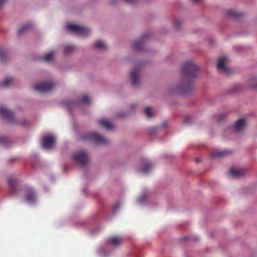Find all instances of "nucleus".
I'll use <instances>...</instances> for the list:
<instances>
[{"instance_id":"f257e3e1","label":"nucleus","mask_w":257,"mask_h":257,"mask_svg":"<svg viewBox=\"0 0 257 257\" xmlns=\"http://www.w3.org/2000/svg\"><path fill=\"white\" fill-rule=\"evenodd\" d=\"M199 67L192 61H187L182 65L181 80L175 86L173 92L179 95H185L192 89V80L198 76Z\"/></svg>"},{"instance_id":"f03ea898","label":"nucleus","mask_w":257,"mask_h":257,"mask_svg":"<svg viewBox=\"0 0 257 257\" xmlns=\"http://www.w3.org/2000/svg\"><path fill=\"white\" fill-rule=\"evenodd\" d=\"M83 140H89L95 144L104 145L109 143V140L95 132L88 133L82 137Z\"/></svg>"},{"instance_id":"7ed1b4c3","label":"nucleus","mask_w":257,"mask_h":257,"mask_svg":"<svg viewBox=\"0 0 257 257\" xmlns=\"http://www.w3.org/2000/svg\"><path fill=\"white\" fill-rule=\"evenodd\" d=\"M66 28L72 32L83 37L88 36L90 32L87 28L73 24L67 25Z\"/></svg>"},{"instance_id":"20e7f679","label":"nucleus","mask_w":257,"mask_h":257,"mask_svg":"<svg viewBox=\"0 0 257 257\" xmlns=\"http://www.w3.org/2000/svg\"><path fill=\"white\" fill-rule=\"evenodd\" d=\"M72 159L77 163L81 165H86L89 161V157L87 152L85 151H80L74 153L72 156Z\"/></svg>"},{"instance_id":"39448f33","label":"nucleus","mask_w":257,"mask_h":257,"mask_svg":"<svg viewBox=\"0 0 257 257\" xmlns=\"http://www.w3.org/2000/svg\"><path fill=\"white\" fill-rule=\"evenodd\" d=\"M55 85L51 82H42L34 86V89L40 92H47L51 91L55 88Z\"/></svg>"},{"instance_id":"423d86ee","label":"nucleus","mask_w":257,"mask_h":257,"mask_svg":"<svg viewBox=\"0 0 257 257\" xmlns=\"http://www.w3.org/2000/svg\"><path fill=\"white\" fill-rule=\"evenodd\" d=\"M228 173L232 178H237L245 175L246 171L243 168H231Z\"/></svg>"},{"instance_id":"0eeeda50","label":"nucleus","mask_w":257,"mask_h":257,"mask_svg":"<svg viewBox=\"0 0 257 257\" xmlns=\"http://www.w3.org/2000/svg\"><path fill=\"white\" fill-rule=\"evenodd\" d=\"M56 143L55 138L52 136H47L42 139V146L44 148L50 149Z\"/></svg>"},{"instance_id":"6e6552de","label":"nucleus","mask_w":257,"mask_h":257,"mask_svg":"<svg viewBox=\"0 0 257 257\" xmlns=\"http://www.w3.org/2000/svg\"><path fill=\"white\" fill-rule=\"evenodd\" d=\"M0 115L8 120L13 122L14 114L12 111L4 106H0Z\"/></svg>"},{"instance_id":"1a4fd4ad","label":"nucleus","mask_w":257,"mask_h":257,"mask_svg":"<svg viewBox=\"0 0 257 257\" xmlns=\"http://www.w3.org/2000/svg\"><path fill=\"white\" fill-rule=\"evenodd\" d=\"M227 60V58L226 57H223L221 58L217 64V68L219 71H221L225 73L229 72L228 68L225 65V62Z\"/></svg>"},{"instance_id":"9d476101","label":"nucleus","mask_w":257,"mask_h":257,"mask_svg":"<svg viewBox=\"0 0 257 257\" xmlns=\"http://www.w3.org/2000/svg\"><path fill=\"white\" fill-rule=\"evenodd\" d=\"M36 200V193L31 188L27 190L26 194V200L29 203H34Z\"/></svg>"},{"instance_id":"9b49d317","label":"nucleus","mask_w":257,"mask_h":257,"mask_svg":"<svg viewBox=\"0 0 257 257\" xmlns=\"http://www.w3.org/2000/svg\"><path fill=\"white\" fill-rule=\"evenodd\" d=\"M230 152L227 150H215L212 152L211 156L213 159L219 158L229 154Z\"/></svg>"},{"instance_id":"f8f14e48","label":"nucleus","mask_w":257,"mask_h":257,"mask_svg":"<svg viewBox=\"0 0 257 257\" xmlns=\"http://www.w3.org/2000/svg\"><path fill=\"white\" fill-rule=\"evenodd\" d=\"M139 70L137 69H133L131 73V78L132 84L134 86H137L139 84Z\"/></svg>"},{"instance_id":"ddd939ff","label":"nucleus","mask_w":257,"mask_h":257,"mask_svg":"<svg viewBox=\"0 0 257 257\" xmlns=\"http://www.w3.org/2000/svg\"><path fill=\"white\" fill-rule=\"evenodd\" d=\"M107 242L112 245L118 246L122 243V239L119 236H113L108 238L107 240Z\"/></svg>"},{"instance_id":"4468645a","label":"nucleus","mask_w":257,"mask_h":257,"mask_svg":"<svg viewBox=\"0 0 257 257\" xmlns=\"http://www.w3.org/2000/svg\"><path fill=\"white\" fill-rule=\"evenodd\" d=\"M17 180L13 177H11L8 179V183L12 192L15 193L17 190Z\"/></svg>"},{"instance_id":"2eb2a0df","label":"nucleus","mask_w":257,"mask_h":257,"mask_svg":"<svg viewBox=\"0 0 257 257\" xmlns=\"http://www.w3.org/2000/svg\"><path fill=\"white\" fill-rule=\"evenodd\" d=\"M246 122L244 119L238 120L234 125V130L239 132L243 130L246 126Z\"/></svg>"},{"instance_id":"dca6fc26","label":"nucleus","mask_w":257,"mask_h":257,"mask_svg":"<svg viewBox=\"0 0 257 257\" xmlns=\"http://www.w3.org/2000/svg\"><path fill=\"white\" fill-rule=\"evenodd\" d=\"M99 123L101 126L107 130H112L113 128V124L106 119H100L99 120Z\"/></svg>"},{"instance_id":"f3484780","label":"nucleus","mask_w":257,"mask_h":257,"mask_svg":"<svg viewBox=\"0 0 257 257\" xmlns=\"http://www.w3.org/2000/svg\"><path fill=\"white\" fill-rule=\"evenodd\" d=\"M145 37L146 36L144 35L140 40L134 42V47L136 51H141L143 50L144 44L143 40Z\"/></svg>"},{"instance_id":"a211bd4d","label":"nucleus","mask_w":257,"mask_h":257,"mask_svg":"<svg viewBox=\"0 0 257 257\" xmlns=\"http://www.w3.org/2000/svg\"><path fill=\"white\" fill-rule=\"evenodd\" d=\"M152 168L151 163L148 160H145L143 162V166L142 170V172L147 174L150 172Z\"/></svg>"},{"instance_id":"6ab92c4d","label":"nucleus","mask_w":257,"mask_h":257,"mask_svg":"<svg viewBox=\"0 0 257 257\" xmlns=\"http://www.w3.org/2000/svg\"><path fill=\"white\" fill-rule=\"evenodd\" d=\"M13 78L12 77L7 78L5 81L1 83V86L3 87H8L13 83Z\"/></svg>"},{"instance_id":"aec40b11","label":"nucleus","mask_w":257,"mask_h":257,"mask_svg":"<svg viewBox=\"0 0 257 257\" xmlns=\"http://www.w3.org/2000/svg\"><path fill=\"white\" fill-rule=\"evenodd\" d=\"M32 27V25L31 24H27L25 25H24L21 28L19 29L18 30V34L21 35L25 31H27L29 30H30Z\"/></svg>"},{"instance_id":"412c9836","label":"nucleus","mask_w":257,"mask_h":257,"mask_svg":"<svg viewBox=\"0 0 257 257\" xmlns=\"http://www.w3.org/2000/svg\"><path fill=\"white\" fill-rule=\"evenodd\" d=\"M55 53L56 52L55 51H51L45 56L44 60L46 62H50L52 60Z\"/></svg>"},{"instance_id":"4be33fe9","label":"nucleus","mask_w":257,"mask_h":257,"mask_svg":"<svg viewBox=\"0 0 257 257\" xmlns=\"http://www.w3.org/2000/svg\"><path fill=\"white\" fill-rule=\"evenodd\" d=\"M146 115L149 117L151 118L155 116V112L154 111L152 108L150 107H147L145 110Z\"/></svg>"},{"instance_id":"5701e85b","label":"nucleus","mask_w":257,"mask_h":257,"mask_svg":"<svg viewBox=\"0 0 257 257\" xmlns=\"http://www.w3.org/2000/svg\"><path fill=\"white\" fill-rule=\"evenodd\" d=\"M94 47L98 49H104L106 47L104 43L100 40H98L95 42Z\"/></svg>"},{"instance_id":"b1692460","label":"nucleus","mask_w":257,"mask_h":257,"mask_svg":"<svg viewBox=\"0 0 257 257\" xmlns=\"http://www.w3.org/2000/svg\"><path fill=\"white\" fill-rule=\"evenodd\" d=\"M183 23V21L180 19H176L174 22V27L176 29L180 28Z\"/></svg>"},{"instance_id":"393cba45","label":"nucleus","mask_w":257,"mask_h":257,"mask_svg":"<svg viewBox=\"0 0 257 257\" xmlns=\"http://www.w3.org/2000/svg\"><path fill=\"white\" fill-rule=\"evenodd\" d=\"M74 50V48L73 46L71 45L66 46L64 49V53L65 54H69L71 53Z\"/></svg>"},{"instance_id":"a878e982","label":"nucleus","mask_w":257,"mask_h":257,"mask_svg":"<svg viewBox=\"0 0 257 257\" xmlns=\"http://www.w3.org/2000/svg\"><path fill=\"white\" fill-rule=\"evenodd\" d=\"M80 101L86 104L90 103V98L86 95H84L82 96Z\"/></svg>"},{"instance_id":"bb28decb","label":"nucleus","mask_w":257,"mask_h":257,"mask_svg":"<svg viewBox=\"0 0 257 257\" xmlns=\"http://www.w3.org/2000/svg\"><path fill=\"white\" fill-rule=\"evenodd\" d=\"M227 15L229 16H230L231 17H239V15L238 13H237L236 11L233 10H229L227 12Z\"/></svg>"},{"instance_id":"cd10ccee","label":"nucleus","mask_w":257,"mask_h":257,"mask_svg":"<svg viewBox=\"0 0 257 257\" xmlns=\"http://www.w3.org/2000/svg\"><path fill=\"white\" fill-rule=\"evenodd\" d=\"M7 54L6 52L3 50H0V60L2 62H4L6 60Z\"/></svg>"},{"instance_id":"c85d7f7f","label":"nucleus","mask_w":257,"mask_h":257,"mask_svg":"<svg viewBox=\"0 0 257 257\" xmlns=\"http://www.w3.org/2000/svg\"><path fill=\"white\" fill-rule=\"evenodd\" d=\"M147 197V195L146 193L143 194L139 198L138 201L140 203H143Z\"/></svg>"},{"instance_id":"c756f323","label":"nucleus","mask_w":257,"mask_h":257,"mask_svg":"<svg viewBox=\"0 0 257 257\" xmlns=\"http://www.w3.org/2000/svg\"><path fill=\"white\" fill-rule=\"evenodd\" d=\"M7 142V139L0 137V144H5Z\"/></svg>"},{"instance_id":"7c9ffc66","label":"nucleus","mask_w":257,"mask_h":257,"mask_svg":"<svg viewBox=\"0 0 257 257\" xmlns=\"http://www.w3.org/2000/svg\"><path fill=\"white\" fill-rule=\"evenodd\" d=\"M225 117V114H220L218 115V117L217 118L218 121H221V120L223 119Z\"/></svg>"},{"instance_id":"2f4dec72","label":"nucleus","mask_w":257,"mask_h":257,"mask_svg":"<svg viewBox=\"0 0 257 257\" xmlns=\"http://www.w3.org/2000/svg\"><path fill=\"white\" fill-rule=\"evenodd\" d=\"M168 125V122L167 121H164L162 123V128L166 127Z\"/></svg>"},{"instance_id":"473e14b6","label":"nucleus","mask_w":257,"mask_h":257,"mask_svg":"<svg viewBox=\"0 0 257 257\" xmlns=\"http://www.w3.org/2000/svg\"><path fill=\"white\" fill-rule=\"evenodd\" d=\"M124 1L127 3H131V4L135 3L137 1V0H124Z\"/></svg>"},{"instance_id":"72a5a7b5","label":"nucleus","mask_w":257,"mask_h":257,"mask_svg":"<svg viewBox=\"0 0 257 257\" xmlns=\"http://www.w3.org/2000/svg\"><path fill=\"white\" fill-rule=\"evenodd\" d=\"M23 125H26L27 124V121L26 120H24L23 122L22 123Z\"/></svg>"},{"instance_id":"f704fd0d","label":"nucleus","mask_w":257,"mask_h":257,"mask_svg":"<svg viewBox=\"0 0 257 257\" xmlns=\"http://www.w3.org/2000/svg\"><path fill=\"white\" fill-rule=\"evenodd\" d=\"M6 0H0V7L3 4H4V3L5 2Z\"/></svg>"},{"instance_id":"c9c22d12","label":"nucleus","mask_w":257,"mask_h":257,"mask_svg":"<svg viewBox=\"0 0 257 257\" xmlns=\"http://www.w3.org/2000/svg\"><path fill=\"white\" fill-rule=\"evenodd\" d=\"M256 83H257V82H256ZM252 87L257 90V84H256L255 85H253Z\"/></svg>"},{"instance_id":"e433bc0d","label":"nucleus","mask_w":257,"mask_h":257,"mask_svg":"<svg viewBox=\"0 0 257 257\" xmlns=\"http://www.w3.org/2000/svg\"><path fill=\"white\" fill-rule=\"evenodd\" d=\"M192 1H194V2H196L198 0H192Z\"/></svg>"},{"instance_id":"4c0bfd02","label":"nucleus","mask_w":257,"mask_h":257,"mask_svg":"<svg viewBox=\"0 0 257 257\" xmlns=\"http://www.w3.org/2000/svg\"><path fill=\"white\" fill-rule=\"evenodd\" d=\"M132 107H135V106L134 105H132L131 106Z\"/></svg>"}]
</instances>
